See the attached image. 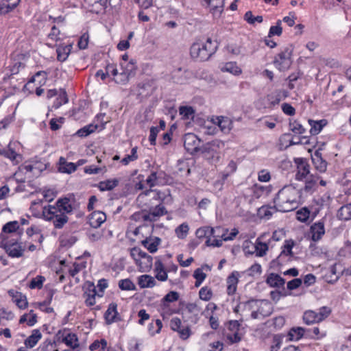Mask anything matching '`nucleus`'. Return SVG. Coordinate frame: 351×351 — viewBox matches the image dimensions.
<instances>
[{
  "mask_svg": "<svg viewBox=\"0 0 351 351\" xmlns=\"http://www.w3.org/2000/svg\"><path fill=\"white\" fill-rule=\"evenodd\" d=\"M299 191L292 185L281 189L276 194L274 202L278 211L287 213L295 209L299 204Z\"/></svg>",
  "mask_w": 351,
  "mask_h": 351,
  "instance_id": "obj_1",
  "label": "nucleus"
},
{
  "mask_svg": "<svg viewBox=\"0 0 351 351\" xmlns=\"http://www.w3.org/2000/svg\"><path fill=\"white\" fill-rule=\"evenodd\" d=\"M217 49V44L208 38L206 43H194L191 47L190 54L194 60L205 61L215 53Z\"/></svg>",
  "mask_w": 351,
  "mask_h": 351,
  "instance_id": "obj_2",
  "label": "nucleus"
},
{
  "mask_svg": "<svg viewBox=\"0 0 351 351\" xmlns=\"http://www.w3.org/2000/svg\"><path fill=\"white\" fill-rule=\"evenodd\" d=\"M46 212L49 215L48 219L53 220L56 228H62L66 223V197L59 199L56 206L49 205L47 210L45 208L44 213Z\"/></svg>",
  "mask_w": 351,
  "mask_h": 351,
  "instance_id": "obj_3",
  "label": "nucleus"
},
{
  "mask_svg": "<svg viewBox=\"0 0 351 351\" xmlns=\"http://www.w3.org/2000/svg\"><path fill=\"white\" fill-rule=\"evenodd\" d=\"M20 236L16 235V238L4 237L1 243L0 246L3 247L8 255L12 258H19L23 256L25 247L19 243Z\"/></svg>",
  "mask_w": 351,
  "mask_h": 351,
  "instance_id": "obj_4",
  "label": "nucleus"
},
{
  "mask_svg": "<svg viewBox=\"0 0 351 351\" xmlns=\"http://www.w3.org/2000/svg\"><path fill=\"white\" fill-rule=\"evenodd\" d=\"M223 147L224 143L220 140L215 139L204 145L199 152L206 159L214 162L219 160L220 151Z\"/></svg>",
  "mask_w": 351,
  "mask_h": 351,
  "instance_id": "obj_5",
  "label": "nucleus"
},
{
  "mask_svg": "<svg viewBox=\"0 0 351 351\" xmlns=\"http://www.w3.org/2000/svg\"><path fill=\"white\" fill-rule=\"evenodd\" d=\"M291 56L292 50L288 47L285 48L275 56L274 60L275 67L280 71L289 69L292 64Z\"/></svg>",
  "mask_w": 351,
  "mask_h": 351,
  "instance_id": "obj_6",
  "label": "nucleus"
},
{
  "mask_svg": "<svg viewBox=\"0 0 351 351\" xmlns=\"http://www.w3.org/2000/svg\"><path fill=\"white\" fill-rule=\"evenodd\" d=\"M46 169L47 165L39 161L26 162L21 165V170L25 171V174H28L29 178L38 177L40 173Z\"/></svg>",
  "mask_w": 351,
  "mask_h": 351,
  "instance_id": "obj_7",
  "label": "nucleus"
},
{
  "mask_svg": "<svg viewBox=\"0 0 351 351\" xmlns=\"http://www.w3.org/2000/svg\"><path fill=\"white\" fill-rule=\"evenodd\" d=\"M200 139L198 138V137L194 134L189 133L184 136V148L189 153L191 154H194L200 152Z\"/></svg>",
  "mask_w": 351,
  "mask_h": 351,
  "instance_id": "obj_8",
  "label": "nucleus"
},
{
  "mask_svg": "<svg viewBox=\"0 0 351 351\" xmlns=\"http://www.w3.org/2000/svg\"><path fill=\"white\" fill-rule=\"evenodd\" d=\"M297 163V172L295 174V180L303 181L305 178L311 174L310 165L304 158H298L295 160Z\"/></svg>",
  "mask_w": 351,
  "mask_h": 351,
  "instance_id": "obj_9",
  "label": "nucleus"
},
{
  "mask_svg": "<svg viewBox=\"0 0 351 351\" xmlns=\"http://www.w3.org/2000/svg\"><path fill=\"white\" fill-rule=\"evenodd\" d=\"M311 239L313 241H319L325 234L324 221L320 220L314 223L310 228Z\"/></svg>",
  "mask_w": 351,
  "mask_h": 351,
  "instance_id": "obj_10",
  "label": "nucleus"
},
{
  "mask_svg": "<svg viewBox=\"0 0 351 351\" xmlns=\"http://www.w3.org/2000/svg\"><path fill=\"white\" fill-rule=\"evenodd\" d=\"M88 223L93 228H98L106 221V215L101 211H94L88 216Z\"/></svg>",
  "mask_w": 351,
  "mask_h": 351,
  "instance_id": "obj_11",
  "label": "nucleus"
},
{
  "mask_svg": "<svg viewBox=\"0 0 351 351\" xmlns=\"http://www.w3.org/2000/svg\"><path fill=\"white\" fill-rule=\"evenodd\" d=\"M132 69L126 68L119 73L117 79H114L116 83L125 84L128 82L130 76L134 75V71L136 69L135 62L133 60L130 61Z\"/></svg>",
  "mask_w": 351,
  "mask_h": 351,
  "instance_id": "obj_12",
  "label": "nucleus"
},
{
  "mask_svg": "<svg viewBox=\"0 0 351 351\" xmlns=\"http://www.w3.org/2000/svg\"><path fill=\"white\" fill-rule=\"evenodd\" d=\"M58 95V97H57L53 105L54 108H58L63 104H66V91L62 89H60L59 91L56 89H50L47 93V97L48 99H50Z\"/></svg>",
  "mask_w": 351,
  "mask_h": 351,
  "instance_id": "obj_13",
  "label": "nucleus"
},
{
  "mask_svg": "<svg viewBox=\"0 0 351 351\" xmlns=\"http://www.w3.org/2000/svg\"><path fill=\"white\" fill-rule=\"evenodd\" d=\"M97 295L96 288L93 283L87 282L86 290L84 293L85 303L87 306H91L95 304V296Z\"/></svg>",
  "mask_w": 351,
  "mask_h": 351,
  "instance_id": "obj_14",
  "label": "nucleus"
},
{
  "mask_svg": "<svg viewBox=\"0 0 351 351\" xmlns=\"http://www.w3.org/2000/svg\"><path fill=\"white\" fill-rule=\"evenodd\" d=\"M152 257L142 250L140 252V258L136 265L140 267L141 271H147L152 268Z\"/></svg>",
  "mask_w": 351,
  "mask_h": 351,
  "instance_id": "obj_15",
  "label": "nucleus"
},
{
  "mask_svg": "<svg viewBox=\"0 0 351 351\" xmlns=\"http://www.w3.org/2000/svg\"><path fill=\"white\" fill-rule=\"evenodd\" d=\"M161 239L157 237H149L141 241V244L150 252L154 253L158 250Z\"/></svg>",
  "mask_w": 351,
  "mask_h": 351,
  "instance_id": "obj_16",
  "label": "nucleus"
},
{
  "mask_svg": "<svg viewBox=\"0 0 351 351\" xmlns=\"http://www.w3.org/2000/svg\"><path fill=\"white\" fill-rule=\"evenodd\" d=\"M117 308V305L116 303H111L109 304L108 308L104 315L107 324H111L112 323L116 322L121 319L119 317H118Z\"/></svg>",
  "mask_w": 351,
  "mask_h": 351,
  "instance_id": "obj_17",
  "label": "nucleus"
},
{
  "mask_svg": "<svg viewBox=\"0 0 351 351\" xmlns=\"http://www.w3.org/2000/svg\"><path fill=\"white\" fill-rule=\"evenodd\" d=\"M167 211L165 207L161 204H158L153 209L150 210L148 215H144L145 220H149L151 221H156V217H159L167 214Z\"/></svg>",
  "mask_w": 351,
  "mask_h": 351,
  "instance_id": "obj_18",
  "label": "nucleus"
},
{
  "mask_svg": "<svg viewBox=\"0 0 351 351\" xmlns=\"http://www.w3.org/2000/svg\"><path fill=\"white\" fill-rule=\"evenodd\" d=\"M294 245L295 242L292 239L285 241V244L282 246V251L277 258V261L279 263L282 262V258L285 256H290V258L293 257L292 248L294 246Z\"/></svg>",
  "mask_w": 351,
  "mask_h": 351,
  "instance_id": "obj_19",
  "label": "nucleus"
},
{
  "mask_svg": "<svg viewBox=\"0 0 351 351\" xmlns=\"http://www.w3.org/2000/svg\"><path fill=\"white\" fill-rule=\"evenodd\" d=\"M210 8V11L215 16H219L223 12L224 0H204Z\"/></svg>",
  "mask_w": 351,
  "mask_h": 351,
  "instance_id": "obj_20",
  "label": "nucleus"
},
{
  "mask_svg": "<svg viewBox=\"0 0 351 351\" xmlns=\"http://www.w3.org/2000/svg\"><path fill=\"white\" fill-rule=\"evenodd\" d=\"M315 169L320 173H324L327 169V162L321 156V154L316 152L314 157L312 158Z\"/></svg>",
  "mask_w": 351,
  "mask_h": 351,
  "instance_id": "obj_21",
  "label": "nucleus"
},
{
  "mask_svg": "<svg viewBox=\"0 0 351 351\" xmlns=\"http://www.w3.org/2000/svg\"><path fill=\"white\" fill-rule=\"evenodd\" d=\"M267 283L272 287H283L285 283V280L280 276L276 274H270L267 280Z\"/></svg>",
  "mask_w": 351,
  "mask_h": 351,
  "instance_id": "obj_22",
  "label": "nucleus"
},
{
  "mask_svg": "<svg viewBox=\"0 0 351 351\" xmlns=\"http://www.w3.org/2000/svg\"><path fill=\"white\" fill-rule=\"evenodd\" d=\"M320 179V177L315 174H310L308 176L304 179L305 186L304 190L306 192H311L315 188L317 181Z\"/></svg>",
  "mask_w": 351,
  "mask_h": 351,
  "instance_id": "obj_23",
  "label": "nucleus"
},
{
  "mask_svg": "<svg viewBox=\"0 0 351 351\" xmlns=\"http://www.w3.org/2000/svg\"><path fill=\"white\" fill-rule=\"evenodd\" d=\"M308 123L311 126V134L317 135L321 132L322 128L327 124V121L326 119H321L319 121L309 119Z\"/></svg>",
  "mask_w": 351,
  "mask_h": 351,
  "instance_id": "obj_24",
  "label": "nucleus"
},
{
  "mask_svg": "<svg viewBox=\"0 0 351 351\" xmlns=\"http://www.w3.org/2000/svg\"><path fill=\"white\" fill-rule=\"evenodd\" d=\"M42 335L39 330H34L30 336L25 340V345L26 348H34L38 341L41 339Z\"/></svg>",
  "mask_w": 351,
  "mask_h": 351,
  "instance_id": "obj_25",
  "label": "nucleus"
},
{
  "mask_svg": "<svg viewBox=\"0 0 351 351\" xmlns=\"http://www.w3.org/2000/svg\"><path fill=\"white\" fill-rule=\"evenodd\" d=\"M215 230L213 228L209 226H204L197 229L195 235L198 239L210 238L215 236Z\"/></svg>",
  "mask_w": 351,
  "mask_h": 351,
  "instance_id": "obj_26",
  "label": "nucleus"
},
{
  "mask_svg": "<svg viewBox=\"0 0 351 351\" xmlns=\"http://www.w3.org/2000/svg\"><path fill=\"white\" fill-rule=\"evenodd\" d=\"M138 283L141 288H152L156 285V280L152 276L145 274L138 278Z\"/></svg>",
  "mask_w": 351,
  "mask_h": 351,
  "instance_id": "obj_27",
  "label": "nucleus"
},
{
  "mask_svg": "<svg viewBox=\"0 0 351 351\" xmlns=\"http://www.w3.org/2000/svg\"><path fill=\"white\" fill-rule=\"evenodd\" d=\"M119 182V180L117 178L109 179L99 182L98 187L101 191H111L118 185Z\"/></svg>",
  "mask_w": 351,
  "mask_h": 351,
  "instance_id": "obj_28",
  "label": "nucleus"
},
{
  "mask_svg": "<svg viewBox=\"0 0 351 351\" xmlns=\"http://www.w3.org/2000/svg\"><path fill=\"white\" fill-rule=\"evenodd\" d=\"M337 217L340 220L351 219V203L341 206L338 210Z\"/></svg>",
  "mask_w": 351,
  "mask_h": 351,
  "instance_id": "obj_29",
  "label": "nucleus"
},
{
  "mask_svg": "<svg viewBox=\"0 0 351 351\" xmlns=\"http://www.w3.org/2000/svg\"><path fill=\"white\" fill-rule=\"evenodd\" d=\"M145 196H149L153 199L164 200L166 193L157 190H147L145 192L141 193L138 198H143Z\"/></svg>",
  "mask_w": 351,
  "mask_h": 351,
  "instance_id": "obj_30",
  "label": "nucleus"
},
{
  "mask_svg": "<svg viewBox=\"0 0 351 351\" xmlns=\"http://www.w3.org/2000/svg\"><path fill=\"white\" fill-rule=\"evenodd\" d=\"M278 211L275 208L271 206H263L258 210V215L261 219H269L274 213Z\"/></svg>",
  "mask_w": 351,
  "mask_h": 351,
  "instance_id": "obj_31",
  "label": "nucleus"
},
{
  "mask_svg": "<svg viewBox=\"0 0 351 351\" xmlns=\"http://www.w3.org/2000/svg\"><path fill=\"white\" fill-rule=\"evenodd\" d=\"M304 332V329L302 327L293 328L289 332V339L290 341L299 340L303 337Z\"/></svg>",
  "mask_w": 351,
  "mask_h": 351,
  "instance_id": "obj_32",
  "label": "nucleus"
},
{
  "mask_svg": "<svg viewBox=\"0 0 351 351\" xmlns=\"http://www.w3.org/2000/svg\"><path fill=\"white\" fill-rule=\"evenodd\" d=\"M303 320L308 325L319 322L317 312L313 311H306L303 315Z\"/></svg>",
  "mask_w": 351,
  "mask_h": 351,
  "instance_id": "obj_33",
  "label": "nucleus"
},
{
  "mask_svg": "<svg viewBox=\"0 0 351 351\" xmlns=\"http://www.w3.org/2000/svg\"><path fill=\"white\" fill-rule=\"evenodd\" d=\"M97 125L89 124L78 130L76 132V134L80 137H86L91 133L94 132L97 129Z\"/></svg>",
  "mask_w": 351,
  "mask_h": 351,
  "instance_id": "obj_34",
  "label": "nucleus"
},
{
  "mask_svg": "<svg viewBox=\"0 0 351 351\" xmlns=\"http://www.w3.org/2000/svg\"><path fill=\"white\" fill-rule=\"evenodd\" d=\"M5 157L10 159L16 164L19 163L22 159L21 155L17 154L12 148H11L10 145H8V149H5Z\"/></svg>",
  "mask_w": 351,
  "mask_h": 351,
  "instance_id": "obj_35",
  "label": "nucleus"
},
{
  "mask_svg": "<svg viewBox=\"0 0 351 351\" xmlns=\"http://www.w3.org/2000/svg\"><path fill=\"white\" fill-rule=\"evenodd\" d=\"M189 226L186 223H182L178 226L176 230V234L179 239H185L189 233Z\"/></svg>",
  "mask_w": 351,
  "mask_h": 351,
  "instance_id": "obj_36",
  "label": "nucleus"
},
{
  "mask_svg": "<svg viewBox=\"0 0 351 351\" xmlns=\"http://www.w3.org/2000/svg\"><path fill=\"white\" fill-rule=\"evenodd\" d=\"M119 287L121 290H124V291H131V290L136 289L135 285L129 278L123 279V280H119Z\"/></svg>",
  "mask_w": 351,
  "mask_h": 351,
  "instance_id": "obj_37",
  "label": "nucleus"
},
{
  "mask_svg": "<svg viewBox=\"0 0 351 351\" xmlns=\"http://www.w3.org/2000/svg\"><path fill=\"white\" fill-rule=\"evenodd\" d=\"M72 269H70L69 272L71 277L75 278V280L76 282L79 281V279L77 277H75L77 273H79L82 269L85 268V263H74L73 265Z\"/></svg>",
  "mask_w": 351,
  "mask_h": 351,
  "instance_id": "obj_38",
  "label": "nucleus"
},
{
  "mask_svg": "<svg viewBox=\"0 0 351 351\" xmlns=\"http://www.w3.org/2000/svg\"><path fill=\"white\" fill-rule=\"evenodd\" d=\"M310 215L311 213L309 210L307 208L304 207L297 211L296 218L298 221L301 222H306L310 217Z\"/></svg>",
  "mask_w": 351,
  "mask_h": 351,
  "instance_id": "obj_39",
  "label": "nucleus"
},
{
  "mask_svg": "<svg viewBox=\"0 0 351 351\" xmlns=\"http://www.w3.org/2000/svg\"><path fill=\"white\" fill-rule=\"evenodd\" d=\"M222 71L230 72L236 75L241 73V69L233 62L226 63L223 67Z\"/></svg>",
  "mask_w": 351,
  "mask_h": 351,
  "instance_id": "obj_40",
  "label": "nucleus"
},
{
  "mask_svg": "<svg viewBox=\"0 0 351 351\" xmlns=\"http://www.w3.org/2000/svg\"><path fill=\"white\" fill-rule=\"evenodd\" d=\"M289 128L290 130L295 134H303L306 132L305 128L295 120L290 121Z\"/></svg>",
  "mask_w": 351,
  "mask_h": 351,
  "instance_id": "obj_41",
  "label": "nucleus"
},
{
  "mask_svg": "<svg viewBox=\"0 0 351 351\" xmlns=\"http://www.w3.org/2000/svg\"><path fill=\"white\" fill-rule=\"evenodd\" d=\"M219 127L221 128V131L224 132H227L230 131V125L232 124L231 121L226 117H221V118H218Z\"/></svg>",
  "mask_w": 351,
  "mask_h": 351,
  "instance_id": "obj_42",
  "label": "nucleus"
},
{
  "mask_svg": "<svg viewBox=\"0 0 351 351\" xmlns=\"http://www.w3.org/2000/svg\"><path fill=\"white\" fill-rule=\"evenodd\" d=\"M18 228H19L18 222L16 221H10V222L5 223L3 226L2 230L3 232L12 233V232H16Z\"/></svg>",
  "mask_w": 351,
  "mask_h": 351,
  "instance_id": "obj_43",
  "label": "nucleus"
},
{
  "mask_svg": "<svg viewBox=\"0 0 351 351\" xmlns=\"http://www.w3.org/2000/svg\"><path fill=\"white\" fill-rule=\"evenodd\" d=\"M67 346H69L73 349H75L79 347L78 339L75 334H67Z\"/></svg>",
  "mask_w": 351,
  "mask_h": 351,
  "instance_id": "obj_44",
  "label": "nucleus"
},
{
  "mask_svg": "<svg viewBox=\"0 0 351 351\" xmlns=\"http://www.w3.org/2000/svg\"><path fill=\"white\" fill-rule=\"evenodd\" d=\"M89 42V35L87 32L84 33L79 38L77 46L80 49L87 48Z\"/></svg>",
  "mask_w": 351,
  "mask_h": 351,
  "instance_id": "obj_45",
  "label": "nucleus"
},
{
  "mask_svg": "<svg viewBox=\"0 0 351 351\" xmlns=\"http://www.w3.org/2000/svg\"><path fill=\"white\" fill-rule=\"evenodd\" d=\"M282 32V29L281 27V21L278 20L276 23V25L274 26H271L269 29V37H271L273 36H280Z\"/></svg>",
  "mask_w": 351,
  "mask_h": 351,
  "instance_id": "obj_46",
  "label": "nucleus"
},
{
  "mask_svg": "<svg viewBox=\"0 0 351 351\" xmlns=\"http://www.w3.org/2000/svg\"><path fill=\"white\" fill-rule=\"evenodd\" d=\"M45 278L42 276H38L37 277L33 278L29 284V287L31 289H40L43 287V282L45 281Z\"/></svg>",
  "mask_w": 351,
  "mask_h": 351,
  "instance_id": "obj_47",
  "label": "nucleus"
},
{
  "mask_svg": "<svg viewBox=\"0 0 351 351\" xmlns=\"http://www.w3.org/2000/svg\"><path fill=\"white\" fill-rule=\"evenodd\" d=\"M212 295L211 290L206 287H202L199 291V298L205 301L209 300Z\"/></svg>",
  "mask_w": 351,
  "mask_h": 351,
  "instance_id": "obj_48",
  "label": "nucleus"
},
{
  "mask_svg": "<svg viewBox=\"0 0 351 351\" xmlns=\"http://www.w3.org/2000/svg\"><path fill=\"white\" fill-rule=\"evenodd\" d=\"M57 59L60 62L66 60V47L64 45H60L56 49Z\"/></svg>",
  "mask_w": 351,
  "mask_h": 351,
  "instance_id": "obj_49",
  "label": "nucleus"
},
{
  "mask_svg": "<svg viewBox=\"0 0 351 351\" xmlns=\"http://www.w3.org/2000/svg\"><path fill=\"white\" fill-rule=\"evenodd\" d=\"M155 173L156 174V180L158 182V185L165 184L167 183L169 178L165 171H155Z\"/></svg>",
  "mask_w": 351,
  "mask_h": 351,
  "instance_id": "obj_50",
  "label": "nucleus"
},
{
  "mask_svg": "<svg viewBox=\"0 0 351 351\" xmlns=\"http://www.w3.org/2000/svg\"><path fill=\"white\" fill-rule=\"evenodd\" d=\"M331 313V310L330 308L327 306H322L319 309V311L317 312L318 319L319 322L324 320Z\"/></svg>",
  "mask_w": 351,
  "mask_h": 351,
  "instance_id": "obj_51",
  "label": "nucleus"
},
{
  "mask_svg": "<svg viewBox=\"0 0 351 351\" xmlns=\"http://www.w3.org/2000/svg\"><path fill=\"white\" fill-rule=\"evenodd\" d=\"M179 111L180 114L186 119H189L195 112L194 110L191 106H181L180 107Z\"/></svg>",
  "mask_w": 351,
  "mask_h": 351,
  "instance_id": "obj_52",
  "label": "nucleus"
},
{
  "mask_svg": "<svg viewBox=\"0 0 351 351\" xmlns=\"http://www.w3.org/2000/svg\"><path fill=\"white\" fill-rule=\"evenodd\" d=\"M16 182H25L26 178H29L28 174H25V171L21 170V166L19 167V171H17L14 175Z\"/></svg>",
  "mask_w": 351,
  "mask_h": 351,
  "instance_id": "obj_53",
  "label": "nucleus"
},
{
  "mask_svg": "<svg viewBox=\"0 0 351 351\" xmlns=\"http://www.w3.org/2000/svg\"><path fill=\"white\" fill-rule=\"evenodd\" d=\"M121 3V0H105V1H103L102 3H101V5L104 8H106L108 7V5H109L111 8L117 9L119 8Z\"/></svg>",
  "mask_w": 351,
  "mask_h": 351,
  "instance_id": "obj_54",
  "label": "nucleus"
},
{
  "mask_svg": "<svg viewBox=\"0 0 351 351\" xmlns=\"http://www.w3.org/2000/svg\"><path fill=\"white\" fill-rule=\"evenodd\" d=\"M64 119L63 117H60L58 119H52L50 120L49 124H50V128L52 130H57L60 127L61 125L64 123Z\"/></svg>",
  "mask_w": 351,
  "mask_h": 351,
  "instance_id": "obj_55",
  "label": "nucleus"
},
{
  "mask_svg": "<svg viewBox=\"0 0 351 351\" xmlns=\"http://www.w3.org/2000/svg\"><path fill=\"white\" fill-rule=\"evenodd\" d=\"M179 299V293L176 291H171L169 292L163 298L165 302H173Z\"/></svg>",
  "mask_w": 351,
  "mask_h": 351,
  "instance_id": "obj_56",
  "label": "nucleus"
},
{
  "mask_svg": "<svg viewBox=\"0 0 351 351\" xmlns=\"http://www.w3.org/2000/svg\"><path fill=\"white\" fill-rule=\"evenodd\" d=\"M158 132H159V129L157 127L153 126L150 128V134H149V141L151 145H156V137H157Z\"/></svg>",
  "mask_w": 351,
  "mask_h": 351,
  "instance_id": "obj_57",
  "label": "nucleus"
},
{
  "mask_svg": "<svg viewBox=\"0 0 351 351\" xmlns=\"http://www.w3.org/2000/svg\"><path fill=\"white\" fill-rule=\"evenodd\" d=\"M43 197H44V199H45V201L49 202L53 200V199L56 196V192H55L52 189L43 190Z\"/></svg>",
  "mask_w": 351,
  "mask_h": 351,
  "instance_id": "obj_58",
  "label": "nucleus"
},
{
  "mask_svg": "<svg viewBox=\"0 0 351 351\" xmlns=\"http://www.w3.org/2000/svg\"><path fill=\"white\" fill-rule=\"evenodd\" d=\"M14 8L8 4L5 0H2L0 3V15L7 14L11 12Z\"/></svg>",
  "mask_w": 351,
  "mask_h": 351,
  "instance_id": "obj_59",
  "label": "nucleus"
},
{
  "mask_svg": "<svg viewBox=\"0 0 351 351\" xmlns=\"http://www.w3.org/2000/svg\"><path fill=\"white\" fill-rule=\"evenodd\" d=\"M15 302L20 308H25L27 306V301L25 295H23L21 294H19V298H16Z\"/></svg>",
  "mask_w": 351,
  "mask_h": 351,
  "instance_id": "obj_60",
  "label": "nucleus"
},
{
  "mask_svg": "<svg viewBox=\"0 0 351 351\" xmlns=\"http://www.w3.org/2000/svg\"><path fill=\"white\" fill-rule=\"evenodd\" d=\"M86 112H84L80 108L74 109L71 114V117H73L75 120H80L85 117Z\"/></svg>",
  "mask_w": 351,
  "mask_h": 351,
  "instance_id": "obj_61",
  "label": "nucleus"
},
{
  "mask_svg": "<svg viewBox=\"0 0 351 351\" xmlns=\"http://www.w3.org/2000/svg\"><path fill=\"white\" fill-rule=\"evenodd\" d=\"M282 110L283 112L287 115H294L295 113V108L291 106L289 104L284 103L282 105Z\"/></svg>",
  "mask_w": 351,
  "mask_h": 351,
  "instance_id": "obj_62",
  "label": "nucleus"
},
{
  "mask_svg": "<svg viewBox=\"0 0 351 351\" xmlns=\"http://www.w3.org/2000/svg\"><path fill=\"white\" fill-rule=\"evenodd\" d=\"M106 71L108 73V75H112L114 77L118 75V70L117 69L116 64L109 63L106 66Z\"/></svg>",
  "mask_w": 351,
  "mask_h": 351,
  "instance_id": "obj_63",
  "label": "nucleus"
},
{
  "mask_svg": "<svg viewBox=\"0 0 351 351\" xmlns=\"http://www.w3.org/2000/svg\"><path fill=\"white\" fill-rule=\"evenodd\" d=\"M302 280L300 278H295L287 283V289L289 290H293L298 288L302 285Z\"/></svg>",
  "mask_w": 351,
  "mask_h": 351,
  "instance_id": "obj_64",
  "label": "nucleus"
}]
</instances>
